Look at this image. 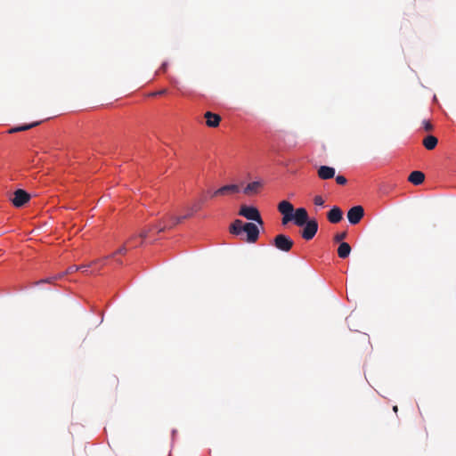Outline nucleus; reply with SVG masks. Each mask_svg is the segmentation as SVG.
I'll use <instances>...</instances> for the list:
<instances>
[{
  "label": "nucleus",
  "instance_id": "f257e3e1",
  "mask_svg": "<svg viewBox=\"0 0 456 456\" xmlns=\"http://www.w3.org/2000/svg\"><path fill=\"white\" fill-rule=\"evenodd\" d=\"M229 232L233 235H240L243 232H246V241L248 243H255L259 237V229L253 223H243L240 219L234 220L229 228Z\"/></svg>",
  "mask_w": 456,
  "mask_h": 456
},
{
  "label": "nucleus",
  "instance_id": "a211bd4d",
  "mask_svg": "<svg viewBox=\"0 0 456 456\" xmlns=\"http://www.w3.org/2000/svg\"><path fill=\"white\" fill-rule=\"evenodd\" d=\"M351 252V247L347 242H341L338 248V255L340 258H346Z\"/></svg>",
  "mask_w": 456,
  "mask_h": 456
},
{
  "label": "nucleus",
  "instance_id": "aec40b11",
  "mask_svg": "<svg viewBox=\"0 0 456 456\" xmlns=\"http://www.w3.org/2000/svg\"><path fill=\"white\" fill-rule=\"evenodd\" d=\"M63 277H64V274L62 273H58L56 275L48 277L46 279L40 280V281L35 282V284L36 285L42 284V283L52 284V283H54L56 281H58V280H60V279H61Z\"/></svg>",
  "mask_w": 456,
  "mask_h": 456
},
{
  "label": "nucleus",
  "instance_id": "412c9836",
  "mask_svg": "<svg viewBox=\"0 0 456 456\" xmlns=\"http://www.w3.org/2000/svg\"><path fill=\"white\" fill-rule=\"evenodd\" d=\"M347 236V233L346 232H338L337 233L335 236H334V240L336 242H339V241H342L343 240H345Z\"/></svg>",
  "mask_w": 456,
  "mask_h": 456
},
{
  "label": "nucleus",
  "instance_id": "6e6552de",
  "mask_svg": "<svg viewBox=\"0 0 456 456\" xmlns=\"http://www.w3.org/2000/svg\"><path fill=\"white\" fill-rule=\"evenodd\" d=\"M30 200V194L25 191L22 189H18L13 193V198L12 199V204L16 208H20L24 206Z\"/></svg>",
  "mask_w": 456,
  "mask_h": 456
},
{
  "label": "nucleus",
  "instance_id": "c756f323",
  "mask_svg": "<svg viewBox=\"0 0 456 456\" xmlns=\"http://www.w3.org/2000/svg\"><path fill=\"white\" fill-rule=\"evenodd\" d=\"M149 232H150V229L142 231L138 236H135L136 237L135 240L138 238H141L142 240L145 239L147 237Z\"/></svg>",
  "mask_w": 456,
  "mask_h": 456
},
{
  "label": "nucleus",
  "instance_id": "c85d7f7f",
  "mask_svg": "<svg viewBox=\"0 0 456 456\" xmlns=\"http://www.w3.org/2000/svg\"><path fill=\"white\" fill-rule=\"evenodd\" d=\"M95 264H96V261H93L89 265H77V267H82V269H79V271L86 272L87 268L93 266Z\"/></svg>",
  "mask_w": 456,
  "mask_h": 456
},
{
  "label": "nucleus",
  "instance_id": "4be33fe9",
  "mask_svg": "<svg viewBox=\"0 0 456 456\" xmlns=\"http://www.w3.org/2000/svg\"><path fill=\"white\" fill-rule=\"evenodd\" d=\"M79 269H82V267H77V265H70V266L66 270V272H64V273H63V274H64V276H65V275H67V274H71V273H75V272H77V271H79Z\"/></svg>",
  "mask_w": 456,
  "mask_h": 456
},
{
  "label": "nucleus",
  "instance_id": "1a4fd4ad",
  "mask_svg": "<svg viewBox=\"0 0 456 456\" xmlns=\"http://www.w3.org/2000/svg\"><path fill=\"white\" fill-rule=\"evenodd\" d=\"M364 216V209L362 206H354L347 212V219L351 224H357Z\"/></svg>",
  "mask_w": 456,
  "mask_h": 456
},
{
  "label": "nucleus",
  "instance_id": "ddd939ff",
  "mask_svg": "<svg viewBox=\"0 0 456 456\" xmlns=\"http://www.w3.org/2000/svg\"><path fill=\"white\" fill-rule=\"evenodd\" d=\"M327 218L331 224H338L343 218V212L338 207H333L328 212Z\"/></svg>",
  "mask_w": 456,
  "mask_h": 456
},
{
  "label": "nucleus",
  "instance_id": "4468645a",
  "mask_svg": "<svg viewBox=\"0 0 456 456\" xmlns=\"http://www.w3.org/2000/svg\"><path fill=\"white\" fill-rule=\"evenodd\" d=\"M135 239L136 237H131L126 242L125 245H123L122 247H120L115 253H113L111 256H106L104 259H102V261H104L105 259H107L108 257H113L115 255L117 254H126L128 248H127V245H129V248H136L138 246L137 243H135Z\"/></svg>",
  "mask_w": 456,
  "mask_h": 456
},
{
  "label": "nucleus",
  "instance_id": "9b49d317",
  "mask_svg": "<svg viewBox=\"0 0 456 456\" xmlns=\"http://www.w3.org/2000/svg\"><path fill=\"white\" fill-rule=\"evenodd\" d=\"M294 223L297 226H303L308 220V214L305 208H299L295 210V214L293 215Z\"/></svg>",
  "mask_w": 456,
  "mask_h": 456
},
{
  "label": "nucleus",
  "instance_id": "b1692460",
  "mask_svg": "<svg viewBox=\"0 0 456 456\" xmlns=\"http://www.w3.org/2000/svg\"><path fill=\"white\" fill-rule=\"evenodd\" d=\"M422 127L425 131H429L432 129V124L430 123L429 120L424 119L422 121Z\"/></svg>",
  "mask_w": 456,
  "mask_h": 456
},
{
  "label": "nucleus",
  "instance_id": "bb28decb",
  "mask_svg": "<svg viewBox=\"0 0 456 456\" xmlns=\"http://www.w3.org/2000/svg\"><path fill=\"white\" fill-rule=\"evenodd\" d=\"M317 171H336L335 167L327 166V165H322L320 166L319 169Z\"/></svg>",
  "mask_w": 456,
  "mask_h": 456
},
{
  "label": "nucleus",
  "instance_id": "cd10ccee",
  "mask_svg": "<svg viewBox=\"0 0 456 456\" xmlns=\"http://www.w3.org/2000/svg\"><path fill=\"white\" fill-rule=\"evenodd\" d=\"M336 182L338 183V184H341V185H344L346 183L347 180L345 176L343 175H338L336 176Z\"/></svg>",
  "mask_w": 456,
  "mask_h": 456
},
{
  "label": "nucleus",
  "instance_id": "39448f33",
  "mask_svg": "<svg viewBox=\"0 0 456 456\" xmlns=\"http://www.w3.org/2000/svg\"><path fill=\"white\" fill-rule=\"evenodd\" d=\"M273 245L279 250L289 252L293 245V240L285 234H278L274 237Z\"/></svg>",
  "mask_w": 456,
  "mask_h": 456
},
{
  "label": "nucleus",
  "instance_id": "f3484780",
  "mask_svg": "<svg viewBox=\"0 0 456 456\" xmlns=\"http://www.w3.org/2000/svg\"><path fill=\"white\" fill-rule=\"evenodd\" d=\"M220 117L217 114L212 113L210 111L206 113V121L208 126L216 127L220 123Z\"/></svg>",
  "mask_w": 456,
  "mask_h": 456
},
{
  "label": "nucleus",
  "instance_id": "6ab92c4d",
  "mask_svg": "<svg viewBox=\"0 0 456 456\" xmlns=\"http://www.w3.org/2000/svg\"><path fill=\"white\" fill-rule=\"evenodd\" d=\"M423 144L426 149L432 150L436 146L437 139L433 135H428L424 139Z\"/></svg>",
  "mask_w": 456,
  "mask_h": 456
},
{
  "label": "nucleus",
  "instance_id": "423d86ee",
  "mask_svg": "<svg viewBox=\"0 0 456 456\" xmlns=\"http://www.w3.org/2000/svg\"><path fill=\"white\" fill-rule=\"evenodd\" d=\"M278 210L283 215V217H282L283 224H286L288 222L292 220L294 207L290 202H289L287 200H282L278 205Z\"/></svg>",
  "mask_w": 456,
  "mask_h": 456
},
{
  "label": "nucleus",
  "instance_id": "393cba45",
  "mask_svg": "<svg viewBox=\"0 0 456 456\" xmlns=\"http://www.w3.org/2000/svg\"><path fill=\"white\" fill-rule=\"evenodd\" d=\"M314 205H316V206H323V204H324V200H323V199H322V196L317 195V196H315V197H314Z\"/></svg>",
  "mask_w": 456,
  "mask_h": 456
},
{
  "label": "nucleus",
  "instance_id": "dca6fc26",
  "mask_svg": "<svg viewBox=\"0 0 456 456\" xmlns=\"http://www.w3.org/2000/svg\"><path fill=\"white\" fill-rule=\"evenodd\" d=\"M407 181L414 185H419L425 181V173H410Z\"/></svg>",
  "mask_w": 456,
  "mask_h": 456
},
{
  "label": "nucleus",
  "instance_id": "9d476101",
  "mask_svg": "<svg viewBox=\"0 0 456 456\" xmlns=\"http://www.w3.org/2000/svg\"><path fill=\"white\" fill-rule=\"evenodd\" d=\"M240 185L238 184H227L215 191L211 197L232 195L240 192Z\"/></svg>",
  "mask_w": 456,
  "mask_h": 456
},
{
  "label": "nucleus",
  "instance_id": "f8f14e48",
  "mask_svg": "<svg viewBox=\"0 0 456 456\" xmlns=\"http://www.w3.org/2000/svg\"><path fill=\"white\" fill-rule=\"evenodd\" d=\"M264 181L256 180L249 183L243 190V192L246 195H254L256 194L263 187Z\"/></svg>",
  "mask_w": 456,
  "mask_h": 456
},
{
  "label": "nucleus",
  "instance_id": "2f4dec72",
  "mask_svg": "<svg viewBox=\"0 0 456 456\" xmlns=\"http://www.w3.org/2000/svg\"><path fill=\"white\" fill-rule=\"evenodd\" d=\"M393 410H394V411H395V412H397V411H398L397 406H394V407H393Z\"/></svg>",
  "mask_w": 456,
  "mask_h": 456
},
{
  "label": "nucleus",
  "instance_id": "2eb2a0df",
  "mask_svg": "<svg viewBox=\"0 0 456 456\" xmlns=\"http://www.w3.org/2000/svg\"><path fill=\"white\" fill-rule=\"evenodd\" d=\"M41 123H42V121H34L31 123H24V124L17 125V126H14L13 127H12L10 132L17 133V132H21V131H27L30 128L37 126Z\"/></svg>",
  "mask_w": 456,
  "mask_h": 456
},
{
  "label": "nucleus",
  "instance_id": "7ed1b4c3",
  "mask_svg": "<svg viewBox=\"0 0 456 456\" xmlns=\"http://www.w3.org/2000/svg\"><path fill=\"white\" fill-rule=\"evenodd\" d=\"M296 145V140L290 134H276L270 145V151L273 155H277L281 151L291 149Z\"/></svg>",
  "mask_w": 456,
  "mask_h": 456
},
{
  "label": "nucleus",
  "instance_id": "20e7f679",
  "mask_svg": "<svg viewBox=\"0 0 456 456\" xmlns=\"http://www.w3.org/2000/svg\"><path fill=\"white\" fill-rule=\"evenodd\" d=\"M239 215L247 218L248 220H252L256 222L258 224L263 225L264 222L260 216L258 209L255 207H249L246 205H242L239 211Z\"/></svg>",
  "mask_w": 456,
  "mask_h": 456
},
{
  "label": "nucleus",
  "instance_id": "f03ea898",
  "mask_svg": "<svg viewBox=\"0 0 456 456\" xmlns=\"http://www.w3.org/2000/svg\"><path fill=\"white\" fill-rule=\"evenodd\" d=\"M204 204V199L199 200L194 202L193 205L190 208V213L183 216H169L168 219L162 220L159 225L154 228L158 229L159 232H162L166 229H169L174 227L175 225L180 224L183 220L189 218L194 215V213L200 211L202 208Z\"/></svg>",
  "mask_w": 456,
  "mask_h": 456
},
{
  "label": "nucleus",
  "instance_id": "0eeeda50",
  "mask_svg": "<svg viewBox=\"0 0 456 456\" xmlns=\"http://www.w3.org/2000/svg\"><path fill=\"white\" fill-rule=\"evenodd\" d=\"M318 231V223L316 220L312 219L305 224V227L301 232L303 239L306 240H312Z\"/></svg>",
  "mask_w": 456,
  "mask_h": 456
},
{
  "label": "nucleus",
  "instance_id": "7c9ffc66",
  "mask_svg": "<svg viewBox=\"0 0 456 456\" xmlns=\"http://www.w3.org/2000/svg\"><path fill=\"white\" fill-rule=\"evenodd\" d=\"M276 161H277L278 163H280V164H283V163L285 162V160H283V159H277Z\"/></svg>",
  "mask_w": 456,
  "mask_h": 456
},
{
  "label": "nucleus",
  "instance_id": "5701e85b",
  "mask_svg": "<svg viewBox=\"0 0 456 456\" xmlns=\"http://www.w3.org/2000/svg\"><path fill=\"white\" fill-rule=\"evenodd\" d=\"M319 176L322 180H328L334 177L335 173H318Z\"/></svg>",
  "mask_w": 456,
  "mask_h": 456
},
{
  "label": "nucleus",
  "instance_id": "a878e982",
  "mask_svg": "<svg viewBox=\"0 0 456 456\" xmlns=\"http://www.w3.org/2000/svg\"><path fill=\"white\" fill-rule=\"evenodd\" d=\"M168 67V62L167 61H163L160 68L156 71V74H159L160 72H166Z\"/></svg>",
  "mask_w": 456,
  "mask_h": 456
}]
</instances>
